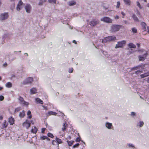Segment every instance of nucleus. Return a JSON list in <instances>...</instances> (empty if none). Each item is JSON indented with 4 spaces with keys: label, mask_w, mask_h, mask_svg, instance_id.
<instances>
[{
    "label": "nucleus",
    "mask_w": 149,
    "mask_h": 149,
    "mask_svg": "<svg viewBox=\"0 0 149 149\" xmlns=\"http://www.w3.org/2000/svg\"><path fill=\"white\" fill-rule=\"evenodd\" d=\"M137 5L139 7L140 9H141L142 7H141L140 3L139 1H137L136 2Z\"/></svg>",
    "instance_id": "46"
},
{
    "label": "nucleus",
    "mask_w": 149,
    "mask_h": 149,
    "mask_svg": "<svg viewBox=\"0 0 149 149\" xmlns=\"http://www.w3.org/2000/svg\"><path fill=\"white\" fill-rule=\"evenodd\" d=\"M117 3L116 8H118L120 7V1H118L117 2Z\"/></svg>",
    "instance_id": "43"
},
{
    "label": "nucleus",
    "mask_w": 149,
    "mask_h": 149,
    "mask_svg": "<svg viewBox=\"0 0 149 149\" xmlns=\"http://www.w3.org/2000/svg\"><path fill=\"white\" fill-rule=\"evenodd\" d=\"M6 86L8 88H10L12 87V84L10 82H8L6 84Z\"/></svg>",
    "instance_id": "28"
},
{
    "label": "nucleus",
    "mask_w": 149,
    "mask_h": 149,
    "mask_svg": "<svg viewBox=\"0 0 149 149\" xmlns=\"http://www.w3.org/2000/svg\"><path fill=\"white\" fill-rule=\"evenodd\" d=\"M119 18V16L118 15H116L115 17V19H118Z\"/></svg>",
    "instance_id": "57"
},
{
    "label": "nucleus",
    "mask_w": 149,
    "mask_h": 149,
    "mask_svg": "<svg viewBox=\"0 0 149 149\" xmlns=\"http://www.w3.org/2000/svg\"><path fill=\"white\" fill-rule=\"evenodd\" d=\"M48 114L49 115H56L57 113L55 112L51 111H48Z\"/></svg>",
    "instance_id": "30"
},
{
    "label": "nucleus",
    "mask_w": 149,
    "mask_h": 149,
    "mask_svg": "<svg viewBox=\"0 0 149 149\" xmlns=\"http://www.w3.org/2000/svg\"><path fill=\"white\" fill-rule=\"evenodd\" d=\"M15 59V58L14 57H11H11H10L9 58V59L11 61H13Z\"/></svg>",
    "instance_id": "50"
},
{
    "label": "nucleus",
    "mask_w": 149,
    "mask_h": 149,
    "mask_svg": "<svg viewBox=\"0 0 149 149\" xmlns=\"http://www.w3.org/2000/svg\"><path fill=\"white\" fill-rule=\"evenodd\" d=\"M40 139L42 140L47 139V140L49 141V139L47 136H43L40 137Z\"/></svg>",
    "instance_id": "29"
},
{
    "label": "nucleus",
    "mask_w": 149,
    "mask_h": 149,
    "mask_svg": "<svg viewBox=\"0 0 149 149\" xmlns=\"http://www.w3.org/2000/svg\"><path fill=\"white\" fill-rule=\"evenodd\" d=\"M141 72H142V71H141L140 70H138L136 71L135 72V73L136 74H138V75Z\"/></svg>",
    "instance_id": "42"
},
{
    "label": "nucleus",
    "mask_w": 149,
    "mask_h": 149,
    "mask_svg": "<svg viewBox=\"0 0 149 149\" xmlns=\"http://www.w3.org/2000/svg\"><path fill=\"white\" fill-rule=\"evenodd\" d=\"M68 127V124L67 123H63V127L62 128V130L63 132L65 131L66 129Z\"/></svg>",
    "instance_id": "18"
},
{
    "label": "nucleus",
    "mask_w": 149,
    "mask_h": 149,
    "mask_svg": "<svg viewBox=\"0 0 149 149\" xmlns=\"http://www.w3.org/2000/svg\"><path fill=\"white\" fill-rule=\"evenodd\" d=\"M46 129L44 128H42L41 129V132L42 133H43L45 131Z\"/></svg>",
    "instance_id": "51"
},
{
    "label": "nucleus",
    "mask_w": 149,
    "mask_h": 149,
    "mask_svg": "<svg viewBox=\"0 0 149 149\" xmlns=\"http://www.w3.org/2000/svg\"><path fill=\"white\" fill-rule=\"evenodd\" d=\"M32 7L31 5L29 4H27L25 7V9L26 12L28 13L31 12Z\"/></svg>",
    "instance_id": "10"
},
{
    "label": "nucleus",
    "mask_w": 149,
    "mask_h": 149,
    "mask_svg": "<svg viewBox=\"0 0 149 149\" xmlns=\"http://www.w3.org/2000/svg\"><path fill=\"white\" fill-rule=\"evenodd\" d=\"M14 119L12 116L9 118L8 122L10 125H13L14 123Z\"/></svg>",
    "instance_id": "15"
},
{
    "label": "nucleus",
    "mask_w": 149,
    "mask_h": 149,
    "mask_svg": "<svg viewBox=\"0 0 149 149\" xmlns=\"http://www.w3.org/2000/svg\"><path fill=\"white\" fill-rule=\"evenodd\" d=\"M23 126L28 129L30 126L31 123L29 121L26 120L23 123Z\"/></svg>",
    "instance_id": "9"
},
{
    "label": "nucleus",
    "mask_w": 149,
    "mask_h": 149,
    "mask_svg": "<svg viewBox=\"0 0 149 149\" xmlns=\"http://www.w3.org/2000/svg\"><path fill=\"white\" fill-rule=\"evenodd\" d=\"M37 131L38 129L35 126H34L33 128H32L31 130V133L35 134H36Z\"/></svg>",
    "instance_id": "20"
},
{
    "label": "nucleus",
    "mask_w": 149,
    "mask_h": 149,
    "mask_svg": "<svg viewBox=\"0 0 149 149\" xmlns=\"http://www.w3.org/2000/svg\"><path fill=\"white\" fill-rule=\"evenodd\" d=\"M125 4L126 5L130 6L131 5V2L130 0H123Z\"/></svg>",
    "instance_id": "23"
},
{
    "label": "nucleus",
    "mask_w": 149,
    "mask_h": 149,
    "mask_svg": "<svg viewBox=\"0 0 149 149\" xmlns=\"http://www.w3.org/2000/svg\"><path fill=\"white\" fill-rule=\"evenodd\" d=\"M25 115V112L24 110L19 112V116L21 118H23Z\"/></svg>",
    "instance_id": "19"
},
{
    "label": "nucleus",
    "mask_w": 149,
    "mask_h": 149,
    "mask_svg": "<svg viewBox=\"0 0 149 149\" xmlns=\"http://www.w3.org/2000/svg\"><path fill=\"white\" fill-rule=\"evenodd\" d=\"M15 7V4H13L12 6H11L10 7V9L13 10Z\"/></svg>",
    "instance_id": "52"
},
{
    "label": "nucleus",
    "mask_w": 149,
    "mask_h": 149,
    "mask_svg": "<svg viewBox=\"0 0 149 149\" xmlns=\"http://www.w3.org/2000/svg\"><path fill=\"white\" fill-rule=\"evenodd\" d=\"M132 17L134 20L135 22H139V19L135 15L133 14L132 15Z\"/></svg>",
    "instance_id": "21"
},
{
    "label": "nucleus",
    "mask_w": 149,
    "mask_h": 149,
    "mask_svg": "<svg viewBox=\"0 0 149 149\" xmlns=\"http://www.w3.org/2000/svg\"><path fill=\"white\" fill-rule=\"evenodd\" d=\"M18 100H19V103L21 104L24 106H27L28 105L29 103L24 101L22 97L19 96L18 98Z\"/></svg>",
    "instance_id": "2"
},
{
    "label": "nucleus",
    "mask_w": 149,
    "mask_h": 149,
    "mask_svg": "<svg viewBox=\"0 0 149 149\" xmlns=\"http://www.w3.org/2000/svg\"><path fill=\"white\" fill-rule=\"evenodd\" d=\"M128 46L130 48H135L136 47V46L133 43H130L128 44Z\"/></svg>",
    "instance_id": "22"
},
{
    "label": "nucleus",
    "mask_w": 149,
    "mask_h": 149,
    "mask_svg": "<svg viewBox=\"0 0 149 149\" xmlns=\"http://www.w3.org/2000/svg\"><path fill=\"white\" fill-rule=\"evenodd\" d=\"M105 126L106 128L109 130L112 129L113 127L112 124L108 122L105 123Z\"/></svg>",
    "instance_id": "11"
},
{
    "label": "nucleus",
    "mask_w": 149,
    "mask_h": 149,
    "mask_svg": "<svg viewBox=\"0 0 149 149\" xmlns=\"http://www.w3.org/2000/svg\"><path fill=\"white\" fill-rule=\"evenodd\" d=\"M23 3L20 0L19 1L16 7V9L17 11H19L20 10V9L21 8V6L23 5Z\"/></svg>",
    "instance_id": "12"
},
{
    "label": "nucleus",
    "mask_w": 149,
    "mask_h": 149,
    "mask_svg": "<svg viewBox=\"0 0 149 149\" xmlns=\"http://www.w3.org/2000/svg\"><path fill=\"white\" fill-rule=\"evenodd\" d=\"M121 13V14L123 16H125V14L123 11H122Z\"/></svg>",
    "instance_id": "60"
},
{
    "label": "nucleus",
    "mask_w": 149,
    "mask_h": 149,
    "mask_svg": "<svg viewBox=\"0 0 149 149\" xmlns=\"http://www.w3.org/2000/svg\"><path fill=\"white\" fill-rule=\"evenodd\" d=\"M8 123L6 121V120H5L3 123V124L2 125V126L4 128H6L8 126Z\"/></svg>",
    "instance_id": "32"
},
{
    "label": "nucleus",
    "mask_w": 149,
    "mask_h": 149,
    "mask_svg": "<svg viewBox=\"0 0 149 149\" xmlns=\"http://www.w3.org/2000/svg\"><path fill=\"white\" fill-rule=\"evenodd\" d=\"M106 39L108 42L113 41L116 39V37L114 36H108L106 37Z\"/></svg>",
    "instance_id": "13"
},
{
    "label": "nucleus",
    "mask_w": 149,
    "mask_h": 149,
    "mask_svg": "<svg viewBox=\"0 0 149 149\" xmlns=\"http://www.w3.org/2000/svg\"><path fill=\"white\" fill-rule=\"evenodd\" d=\"M47 136L48 137L52 138L54 137L52 133H48L47 134Z\"/></svg>",
    "instance_id": "41"
},
{
    "label": "nucleus",
    "mask_w": 149,
    "mask_h": 149,
    "mask_svg": "<svg viewBox=\"0 0 149 149\" xmlns=\"http://www.w3.org/2000/svg\"><path fill=\"white\" fill-rule=\"evenodd\" d=\"M147 52H146L144 53L142 55H139L138 56L139 61H144L146 58V57L147 56Z\"/></svg>",
    "instance_id": "7"
},
{
    "label": "nucleus",
    "mask_w": 149,
    "mask_h": 149,
    "mask_svg": "<svg viewBox=\"0 0 149 149\" xmlns=\"http://www.w3.org/2000/svg\"><path fill=\"white\" fill-rule=\"evenodd\" d=\"M33 78L32 77H28L23 81L22 84L26 85L30 84L33 81Z\"/></svg>",
    "instance_id": "4"
},
{
    "label": "nucleus",
    "mask_w": 149,
    "mask_h": 149,
    "mask_svg": "<svg viewBox=\"0 0 149 149\" xmlns=\"http://www.w3.org/2000/svg\"><path fill=\"white\" fill-rule=\"evenodd\" d=\"M132 32L134 33H135L137 32V29L135 28L134 27L131 29Z\"/></svg>",
    "instance_id": "36"
},
{
    "label": "nucleus",
    "mask_w": 149,
    "mask_h": 149,
    "mask_svg": "<svg viewBox=\"0 0 149 149\" xmlns=\"http://www.w3.org/2000/svg\"><path fill=\"white\" fill-rule=\"evenodd\" d=\"M7 65V63H5L4 64H3V66L4 67H6Z\"/></svg>",
    "instance_id": "56"
},
{
    "label": "nucleus",
    "mask_w": 149,
    "mask_h": 149,
    "mask_svg": "<svg viewBox=\"0 0 149 149\" xmlns=\"http://www.w3.org/2000/svg\"><path fill=\"white\" fill-rule=\"evenodd\" d=\"M144 125V123L143 121H139L138 123V125L140 127H142Z\"/></svg>",
    "instance_id": "31"
},
{
    "label": "nucleus",
    "mask_w": 149,
    "mask_h": 149,
    "mask_svg": "<svg viewBox=\"0 0 149 149\" xmlns=\"http://www.w3.org/2000/svg\"><path fill=\"white\" fill-rule=\"evenodd\" d=\"M46 1V0H39L38 5L40 6L42 5Z\"/></svg>",
    "instance_id": "24"
},
{
    "label": "nucleus",
    "mask_w": 149,
    "mask_h": 149,
    "mask_svg": "<svg viewBox=\"0 0 149 149\" xmlns=\"http://www.w3.org/2000/svg\"><path fill=\"white\" fill-rule=\"evenodd\" d=\"M42 107H43L44 108V109H45V110H47V107H45L43 106H42Z\"/></svg>",
    "instance_id": "59"
},
{
    "label": "nucleus",
    "mask_w": 149,
    "mask_h": 149,
    "mask_svg": "<svg viewBox=\"0 0 149 149\" xmlns=\"http://www.w3.org/2000/svg\"><path fill=\"white\" fill-rule=\"evenodd\" d=\"M4 99V97L3 95H0V101H2Z\"/></svg>",
    "instance_id": "48"
},
{
    "label": "nucleus",
    "mask_w": 149,
    "mask_h": 149,
    "mask_svg": "<svg viewBox=\"0 0 149 149\" xmlns=\"http://www.w3.org/2000/svg\"><path fill=\"white\" fill-rule=\"evenodd\" d=\"M21 110V108L20 107H17L15 109V112H17Z\"/></svg>",
    "instance_id": "39"
},
{
    "label": "nucleus",
    "mask_w": 149,
    "mask_h": 149,
    "mask_svg": "<svg viewBox=\"0 0 149 149\" xmlns=\"http://www.w3.org/2000/svg\"><path fill=\"white\" fill-rule=\"evenodd\" d=\"M27 115L28 116V118H31L32 117V116L31 114V111L29 110L28 111L27 113Z\"/></svg>",
    "instance_id": "34"
},
{
    "label": "nucleus",
    "mask_w": 149,
    "mask_h": 149,
    "mask_svg": "<svg viewBox=\"0 0 149 149\" xmlns=\"http://www.w3.org/2000/svg\"><path fill=\"white\" fill-rule=\"evenodd\" d=\"M76 3L75 1L72 0L69 1L68 3V4L70 6H72L75 5Z\"/></svg>",
    "instance_id": "16"
},
{
    "label": "nucleus",
    "mask_w": 149,
    "mask_h": 149,
    "mask_svg": "<svg viewBox=\"0 0 149 149\" xmlns=\"http://www.w3.org/2000/svg\"><path fill=\"white\" fill-rule=\"evenodd\" d=\"M99 21L98 19H93L91 21L89 22V24L91 26H95L97 24H98Z\"/></svg>",
    "instance_id": "6"
},
{
    "label": "nucleus",
    "mask_w": 149,
    "mask_h": 149,
    "mask_svg": "<svg viewBox=\"0 0 149 149\" xmlns=\"http://www.w3.org/2000/svg\"><path fill=\"white\" fill-rule=\"evenodd\" d=\"M80 141V139L79 137H77V138L75 140V141L77 142H79Z\"/></svg>",
    "instance_id": "53"
},
{
    "label": "nucleus",
    "mask_w": 149,
    "mask_h": 149,
    "mask_svg": "<svg viewBox=\"0 0 149 149\" xmlns=\"http://www.w3.org/2000/svg\"><path fill=\"white\" fill-rule=\"evenodd\" d=\"M131 115L132 116H135L136 115V113L134 112H131Z\"/></svg>",
    "instance_id": "49"
},
{
    "label": "nucleus",
    "mask_w": 149,
    "mask_h": 149,
    "mask_svg": "<svg viewBox=\"0 0 149 149\" xmlns=\"http://www.w3.org/2000/svg\"><path fill=\"white\" fill-rule=\"evenodd\" d=\"M67 142L68 146H71L74 142V141H69L68 140Z\"/></svg>",
    "instance_id": "33"
},
{
    "label": "nucleus",
    "mask_w": 149,
    "mask_h": 149,
    "mask_svg": "<svg viewBox=\"0 0 149 149\" xmlns=\"http://www.w3.org/2000/svg\"><path fill=\"white\" fill-rule=\"evenodd\" d=\"M7 36H8V35L6 34H4V36H3L4 38V39L5 38H6L7 37Z\"/></svg>",
    "instance_id": "61"
},
{
    "label": "nucleus",
    "mask_w": 149,
    "mask_h": 149,
    "mask_svg": "<svg viewBox=\"0 0 149 149\" xmlns=\"http://www.w3.org/2000/svg\"><path fill=\"white\" fill-rule=\"evenodd\" d=\"M48 1L49 3H56V0H48Z\"/></svg>",
    "instance_id": "38"
},
{
    "label": "nucleus",
    "mask_w": 149,
    "mask_h": 149,
    "mask_svg": "<svg viewBox=\"0 0 149 149\" xmlns=\"http://www.w3.org/2000/svg\"><path fill=\"white\" fill-rule=\"evenodd\" d=\"M108 42L106 39V37L103 39L102 40V43H105Z\"/></svg>",
    "instance_id": "44"
},
{
    "label": "nucleus",
    "mask_w": 149,
    "mask_h": 149,
    "mask_svg": "<svg viewBox=\"0 0 149 149\" xmlns=\"http://www.w3.org/2000/svg\"><path fill=\"white\" fill-rule=\"evenodd\" d=\"M126 43V41L125 40H123L121 41L118 42L117 44H116L115 48L116 49L123 47L124 45Z\"/></svg>",
    "instance_id": "3"
},
{
    "label": "nucleus",
    "mask_w": 149,
    "mask_h": 149,
    "mask_svg": "<svg viewBox=\"0 0 149 149\" xmlns=\"http://www.w3.org/2000/svg\"><path fill=\"white\" fill-rule=\"evenodd\" d=\"M100 20L106 23H112V22L111 19L108 17H104L101 18Z\"/></svg>",
    "instance_id": "5"
},
{
    "label": "nucleus",
    "mask_w": 149,
    "mask_h": 149,
    "mask_svg": "<svg viewBox=\"0 0 149 149\" xmlns=\"http://www.w3.org/2000/svg\"><path fill=\"white\" fill-rule=\"evenodd\" d=\"M147 77L149 76V72H148L146 73H145Z\"/></svg>",
    "instance_id": "58"
},
{
    "label": "nucleus",
    "mask_w": 149,
    "mask_h": 149,
    "mask_svg": "<svg viewBox=\"0 0 149 149\" xmlns=\"http://www.w3.org/2000/svg\"><path fill=\"white\" fill-rule=\"evenodd\" d=\"M123 22L125 24H129V22L126 20H124Z\"/></svg>",
    "instance_id": "55"
},
{
    "label": "nucleus",
    "mask_w": 149,
    "mask_h": 149,
    "mask_svg": "<svg viewBox=\"0 0 149 149\" xmlns=\"http://www.w3.org/2000/svg\"><path fill=\"white\" fill-rule=\"evenodd\" d=\"M127 146L128 147L130 148H134L135 147V146L133 145L132 144L130 143L128 144H127Z\"/></svg>",
    "instance_id": "35"
},
{
    "label": "nucleus",
    "mask_w": 149,
    "mask_h": 149,
    "mask_svg": "<svg viewBox=\"0 0 149 149\" xmlns=\"http://www.w3.org/2000/svg\"><path fill=\"white\" fill-rule=\"evenodd\" d=\"M35 100L36 102L40 104H43V101L39 98H36Z\"/></svg>",
    "instance_id": "17"
},
{
    "label": "nucleus",
    "mask_w": 149,
    "mask_h": 149,
    "mask_svg": "<svg viewBox=\"0 0 149 149\" xmlns=\"http://www.w3.org/2000/svg\"><path fill=\"white\" fill-rule=\"evenodd\" d=\"M141 25L142 26V29L143 31H145L146 30V24L145 22H142L141 23Z\"/></svg>",
    "instance_id": "26"
},
{
    "label": "nucleus",
    "mask_w": 149,
    "mask_h": 149,
    "mask_svg": "<svg viewBox=\"0 0 149 149\" xmlns=\"http://www.w3.org/2000/svg\"><path fill=\"white\" fill-rule=\"evenodd\" d=\"M140 76L141 78H143L144 77H147L145 73L141 74V75Z\"/></svg>",
    "instance_id": "45"
},
{
    "label": "nucleus",
    "mask_w": 149,
    "mask_h": 149,
    "mask_svg": "<svg viewBox=\"0 0 149 149\" xmlns=\"http://www.w3.org/2000/svg\"><path fill=\"white\" fill-rule=\"evenodd\" d=\"M56 142L58 144L62 143V141L61 140L58 138H56Z\"/></svg>",
    "instance_id": "27"
},
{
    "label": "nucleus",
    "mask_w": 149,
    "mask_h": 149,
    "mask_svg": "<svg viewBox=\"0 0 149 149\" xmlns=\"http://www.w3.org/2000/svg\"><path fill=\"white\" fill-rule=\"evenodd\" d=\"M8 13H2L0 15V20H3L7 19L8 17Z\"/></svg>",
    "instance_id": "8"
},
{
    "label": "nucleus",
    "mask_w": 149,
    "mask_h": 149,
    "mask_svg": "<svg viewBox=\"0 0 149 149\" xmlns=\"http://www.w3.org/2000/svg\"><path fill=\"white\" fill-rule=\"evenodd\" d=\"M56 143V141L55 140H53L52 141V143L53 145H55V143Z\"/></svg>",
    "instance_id": "54"
},
{
    "label": "nucleus",
    "mask_w": 149,
    "mask_h": 149,
    "mask_svg": "<svg viewBox=\"0 0 149 149\" xmlns=\"http://www.w3.org/2000/svg\"><path fill=\"white\" fill-rule=\"evenodd\" d=\"M138 51L139 52V53H143V54L146 52H147V51H146L143 49H139Z\"/></svg>",
    "instance_id": "37"
},
{
    "label": "nucleus",
    "mask_w": 149,
    "mask_h": 149,
    "mask_svg": "<svg viewBox=\"0 0 149 149\" xmlns=\"http://www.w3.org/2000/svg\"><path fill=\"white\" fill-rule=\"evenodd\" d=\"M73 71V68H70L69 69L68 72L69 73H71Z\"/></svg>",
    "instance_id": "47"
},
{
    "label": "nucleus",
    "mask_w": 149,
    "mask_h": 149,
    "mask_svg": "<svg viewBox=\"0 0 149 149\" xmlns=\"http://www.w3.org/2000/svg\"><path fill=\"white\" fill-rule=\"evenodd\" d=\"M3 117L2 116H0V119L1 120H2L3 119Z\"/></svg>",
    "instance_id": "63"
},
{
    "label": "nucleus",
    "mask_w": 149,
    "mask_h": 149,
    "mask_svg": "<svg viewBox=\"0 0 149 149\" xmlns=\"http://www.w3.org/2000/svg\"><path fill=\"white\" fill-rule=\"evenodd\" d=\"M141 66V65H139L137 66L132 68L131 69V70H136L137 69H139L140 67Z\"/></svg>",
    "instance_id": "25"
},
{
    "label": "nucleus",
    "mask_w": 149,
    "mask_h": 149,
    "mask_svg": "<svg viewBox=\"0 0 149 149\" xmlns=\"http://www.w3.org/2000/svg\"><path fill=\"white\" fill-rule=\"evenodd\" d=\"M147 82L148 83H149V77L148 78V79L147 80Z\"/></svg>",
    "instance_id": "64"
},
{
    "label": "nucleus",
    "mask_w": 149,
    "mask_h": 149,
    "mask_svg": "<svg viewBox=\"0 0 149 149\" xmlns=\"http://www.w3.org/2000/svg\"><path fill=\"white\" fill-rule=\"evenodd\" d=\"M121 25H120L114 24L112 25L111 27V30L112 32H116L118 31L121 28Z\"/></svg>",
    "instance_id": "1"
},
{
    "label": "nucleus",
    "mask_w": 149,
    "mask_h": 149,
    "mask_svg": "<svg viewBox=\"0 0 149 149\" xmlns=\"http://www.w3.org/2000/svg\"><path fill=\"white\" fill-rule=\"evenodd\" d=\"M72 42L73 43H75V44H76L77 43V42L76 41V40H73Z\"/></svg>",
    "instance_id": "62"
},
{
    "label": "nucleus",
    "mask_w": 149,
    "mask_h": 149,
    "mask_svg": "<svg viewBox=\"0 0 149 149\" xmlns=\"http://www.w3.org/2000/svg\"><path fill=\"white\" fill-rule=\"evenodd\" d=\"M30 92L31 95L35 94L37 92L36 88H32L30 90Z\"/></svg>",
    "instance_id": "14"
},
{
    "label": "nucleus",
    "mask_w": 149,
    "mask_h": 149,
    "mask_svg": "<svg viewBox=\"0 0 149 149\" xmlns=\"http://www.w3.org/2000/svg\"><path fill=\"white\" fill-rule=\"evenodd\" d=\"M79 146V143H77L74 145L72 147L73 148H78Z\"/></svg>",
    "instance_id": "40"
}]
</instances>
